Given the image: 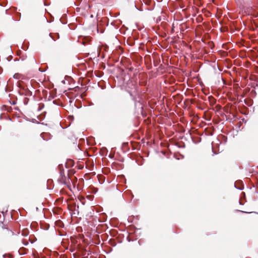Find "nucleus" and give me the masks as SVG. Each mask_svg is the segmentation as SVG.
I'll return each mask as SVG.
<instances>
[{
	"label": "nucleus",
	"instance_id": "nucleus-8",
	"mask_svg": "<svg viewBox=\"0 0 258 258\" xmlns=\"http://www.w3.org/2000/svg\"><path fill=\"white\" fill-rule=\"evenodd\" d=\"M29 101V99L27 98H25L24 99V103L25 104H27L28 102Z\"/></svg>",
	"mask_w": 258,
	"mask_h": 258
},
{
	"label": "nucleus",
	"instance_id": "nucleus-1",
	"mask_svg": "<svg viewBox=\"0 0 258 258\" xmlns=\"http://www.w3.org/2000/svg\"><path fill=\"white\" fill-rule=\"evenodd\" d=\"M62 167L59 166V170H60V176L58 179V181L61 183L63 184L68 188H69L71 190H72L71 181H70V177L72 173V170H69L68 174L67 175H65L64 173V171L63 169H61Z\"/></svg>",
	"mask_w": 258,
	"mask_h": 258
},
{
	"label": "nucleus",
	"instance_id": "nucleus-3",
	"mask_svg": "<svg viewBox=\"0 0 258 258\" xmlns=\"http://www.w3.org/2000/svg\"><path fill=\"white\" fill-rule=\"evenodd\" d=\"M74 173V172L73 171H72L71 177H70V181H71V185H72V184L73 185L74 188L75 187V184L77 181V178L76 177L74 176L73 175Z\"/></svg>",
	"mask_w": 258,
	"mask_h": 258
},
{
	"label": "nucleus",
	"instance_id": "nucleus-5",
	"mask_svg": "<svg viewBox=\"0 0 258 258\" xmlns=\"http://www.w3.org/2000/svg\"><path fill=\"white\" fill-rule=\"evenodd\" d=\"M50 36L54 40H56L57 39L59 38V35L58 33L53 34L50 33Z\"/></svg>",
	"mask_w": 258,
	"mask_h": 258
},
{
	"label": "nucleus",
	"instance_id": "nucleus-2",
	"mask_svg": "<svg viewBox=\"0 0 258 258\" xmlns=\"http://www.w3.org/2000/svg\"><path fill=\"white\" fill-rule=\"evenodd\" d=\"M13 235V232L8 228L0 226V237L4 239L9 238Z\"/></svg>",
	"mask_w": 258,
	"mask_h": 258
},
{
	"label": "nucleus",
	"instance_id": "nucleus-7",
	"mask_svg": "<svg viewBox=\"0 0 258 258\" xmlns=\"http://www.w3.org/2000/svg\"><path fill=\"white\" fill-rule=\"evenodd\" d=\"M26 249L24 247H21L19 250V252L20 254H24L26 253Z\"/></svg>",
	"mask_w": 258,
	"mask_h": 258
},
{
	"label": "nucleus",
	"instance_id": "nucleus-4",
	"mask_svg": "<svg viewBox=\"0 0 258 258\" xmlns=\"http://www.w3.org/2000/svg\"><path fill=\"white\" fill-rule=\"evenodd\" d=\"M74 164V162L72 160H69L67 161L66 163V167L67 168H69L71 166H73Z\"/></svg>",
	"mask_w": 258,
	"mask_h": 258
},
{
	"label": "nucleus",
	"instance_id": "nucleus-9",
	"mask_svg": "<svg viewBox=\"0 0 258 258\" xmlns=\"http://www.w3.org/2000/svg\"><path fill=\"white\" fill-rule=\"evenodd\" d=\"M27 244H28V242H27H27H26V243H25L24 244H25V245H27Z\"/></svg>",
	"mask_w": 258,
	"mask_h": 258
},
{
	"label": "nucleus",
	"instance_id": "nucleus-6",
	"mask_svg": "<svg viewBox=\"0 0 258 258\" xmlns=\"http://www.w3.org/2000/svg\"><path fill=\"white\" fill-rule=\"evenodd\" d=\"M209 99L210 102V104L211 105H213L214 104H215L216 100L212 96L209 97Z\"/></svg>",
	"mask_w": 258,
	"mask_h": 258
}]
</instances>
